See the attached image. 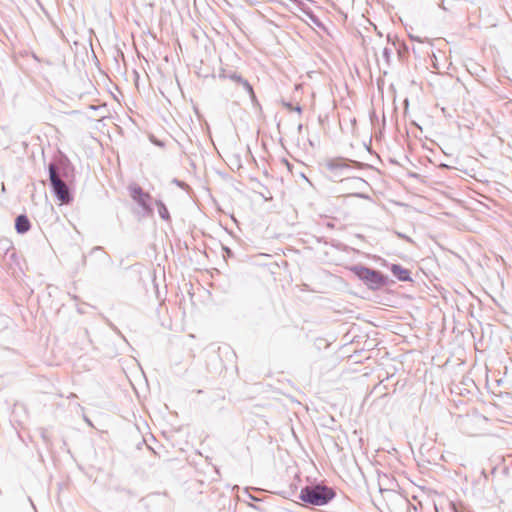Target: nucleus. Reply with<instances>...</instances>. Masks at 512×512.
Masks as SVG:
<instances>
[{
  "mask_svg": "<svg viewBox=\"0 0 512 512\" xmlns=\"http://www.w3.org/2000/svg\"><path fill=\"white\" fill-rule=\"evenodd\" d=\"M335 497V492L327 486L317 485L314 487H305L301 490L299 498L311 505L322 506L327 504Z\"/></svg>",
  "mask_w": 512,
  "mask_h": 512,
  "instance_id": "1",
  "label": "nucleus"
},
{
  "mask_svg": "<svg viewBox=\"0 0 512 512\" xmlns=\"http://www.w3.org/2000/svg\"><path fill=\"white\" fill-rule=\"evenodd\" d=\"M350 270L371 289H379L385 284L384 276L378 271L360 265L353 266Z\"/></svg>",
  "mask_w": 512,
  "mask_h": 512,
  "instance_id": "2",
  "label": "nucleus"
},
{
  "mask_svg": "<svg viewBox=\"0 0 512 512\" xmlns=\"http://www.w3.org/2000/svg\"><path fill=\"white\" fill-rule=\"evenodd\" d=\"M49 176L53 190L61 202V204H67L70 202V194L67 185L58 177L56 166L54 164L49 165Z\"/></svg>",
  "mask_w": 512,
  "mask_h": 512,
  "instance_id": "3",
  "label": "nucleus"
},
{
  "mask_svg": "<svg viewBox=\"0 0 512 512\" xmlns=\"http://www.w3.org/2000/svg\"><path fill=\"white\" fill-rule=\"evenodd\" d=\"M131 197L139 202L142 205H146V203L149 201L150 196L148 193H145L141 187L134 185L130 188Z\"/></svg>",
  "mask_w": 512,
  "mask_h": 512,
  "instance_id": "4",
  "label": "nucleus"
},
{
  "mask_svg": "<svg viewBox=\"0 0 512 512\" xmlns=\"http://www.w3.org/2000/svg\"><path fill=\"white\" fill-rule=\"evenodd\" d=\"M31 224L27 216L19 215L15 220V229L18 233L23 234L29 231Z\"/></svg>",
  "mask_w": 512,
  "mask_h": 512,
  "instance_id": "5",
  "label": "nucleus"
},
{
  "mask_svg": "<svg viewBox=\"0 0 512 512\" xmlns=\"http://www.w3.org/2000/svg\"><path fill=\"white\" fill-rule=\"evenodd\" d=\"M391 271L394 276H396L401 281H407L410 279V272L409 270L403 268L400 265L393 264L391 267Z\"/></svg>",
  "mask_w": 512,
  "mask_h": 512,
  "instance_id": "6",
  "label": "nucleus"
},
{
  "mask_svg": "<svg viewBox=\"0 0 512 512\" xmlns=\"http://www.w3.org/2000/svg\"><path fill=\"white\" fill-rule=\"evenodd\" d=\"M237 81L242 83L245 86V88L247 89V91L249 92V94L254 97L253 88H252V86L246 80H243L240 77H238Z\"/></svg>",
  "mask_w": 512,
  "mask_h": 512,
  "instance_id": "7",
  "label": "nucleus"
},
{
  "mask_svg": "<svg viewBox=\"0 0 512 512\" xmlns=\"http://www.w3.org/2000/svg\"><path fill=\"white\" fill-rule=\"evenodd\" d=\"M293 110L297 111L298 113H301V108L299 106L295 107Z\"/></svg>",
  "mask_w": 512,
  "mask_h": 512,
  "instance_id": "8",
  "label": "nucleus"
},
{
  "mask_svg": "<svg viewBox=\"0 0 512 512\" xmlns=\"http://www.w3.org/2000/svg\"><path fill=\"white\" fill-rule=\"evenodd\" d=\"M285 106L289 109V110H293L294 108L291 106V104H285Z\"/></svg>",
  "mask_w": 512,
  "mask_h": 512,
  "instance_id": "9",
  "label": "nucleus"
},
{
  "mask_svg": "<svg viewBox=\"0 0 512 512\" xmlns=\"http://www.w3.org/2000/svg\"><path fill=\"white\" fill-rule=\"evenodd\" d=\"M160 214L162 215V217H165V212H160Z\"/></svg>",
  "mask_w": 512,
  "mask_h": 512,
  "instance_id": "10",
  "label": "nucleus"
}]
</instances>
